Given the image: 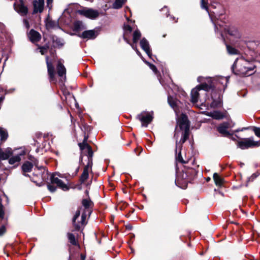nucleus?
<instances>
[{
    "instance_id": "1",
    "label": "nucleus",
    "mask_w": 260,
    "mask_h": 260,
    "mask_svg": "<svg viewBox=\"0 0 260 260\" xmlns=\"http://www.w3.org/2000/svg\"><path fill=\"white\" fill-rule=\"evenodd\" d=\"M177 124L180 129L182 131V138L180 141H178L179 137L178 132H176L174 134V138L176 140V152H177L178 149H179V153L176 156V159L177 161L181 162L183 164H186L187 162L184 160L182 158L181 155L180 147L181 145L183 144L186 140L188 138L189 134V123L187 117L185 114H181L180 117L178 119Z\"/></svg>"
},
{
    "instance_id": "2",
    "label": "nucleus",
    "mask_w": 260,
    "mask_h": 260,
    "mask_svg": "<svg viewBox=\"0 0 260 260\" xmlns=\"http://www.w3.org/2000/svg\"><path fill=\"white\" fill-rule=\"evenodd\" d=\"M208 4V0H201V7L202 9L206 10L208 12L211 21L215 25V32L217 33V32H219L221 37L223 38L222 30H224L225 31H227L230 35L233 36L234 38L238 39L240 38L241 36V34L237 28L234 26L227 27L226 25L220 23L218 19H217V21L214 20L213 16L211 14V12L209 11ZM212 13L214 14H218L217 12L213 11Z\"/></svg>"
},
{
    "instance_id": "3",
    "label": "nucleus",
    "mask_w": 260,
    "mask_h": 260,
    "mask_svg": "<svg viewBox=\"0 0 260 260\" xmlns=\"http://www.w3.org/2000/svg\"><path fill=\"white\" fill-rule=\"evenodd\" d=\"M82 208H80L75 213L73 218V224L76 230H80L81 226L86 224V219L87 215L91 213V208L93 205L91 201L89 199H84L82 202Z\"/></svg>"
},
{
    "instance_id": "4",
    "label": "nucleus",
    "mask_w": 260,
    "mask_h": 260,
    "mask_svg": "<svg viewBox=\"0 0 260 260\" xmlns=\"http://www.w3.org/2000/svg\"><path fill=\"white\" fill-rule=\"evenodd\" d=\"M237 68L236 74L240 76H248L251 75L254 69V66L250 62L241 58L239 60H236L234 63L233 68Z\"/></svg>"
},
{
    "instance_id": "5",
    "label": "nucleus",
    "mask_w": 260,
    "mask_h": 260,
    "mask_svg": "<svg viewBox=\"0 0 260 260\" xmlns=\"http://www.w3.org/2000/svg\"><path fill=\"white\" fill-rule=\"evenodd\" d=\"M211 86L206 83H203L192 89L191 91V101L196 104L200 100L201 94L205 95L207 91L211 89Z\"/></svg>"
},
{
    "instance_id": "6",
    "label": "nucleus",
    "mask_w": 260,
    "mask_h": 260,
    "mask_svg": "<svg viewBox=\"0 0 260 260\" xmlns=\"http://www.w3.org/2000/svg\"><path fill=\"white\" fill-rule=\"evenodd\" d=\"M260 146V140L254 141L253 138L244 139L238 142V147L242 149H247L249 147H258Z\"/></svg>"
},
{
    "instance_id": "7",
    "label": "nucleus",
    "mask_w": 260,
    "mask_h": 260,
    "mask_svg": "<svg viewBox=\"0 0 260 260\" xmlns=\"http://www.w3.org/2000/svg\"><path fill=\"white\" fill-rule=\"evenodd\" d=\"M137 118L141 122L142 126L147 127L152 121L153 118V113L143 112L138 115Z\"/></svg>"
},
{
    "instance_id": "8",
    "label": "nucleus",
    "mask_w": 260,
    "mask_h": 260,
    "mask_svg": "<svg viewBox=\"0 0 260 260\" xmlns=\"http://www.w3.org/2000/svg\"><path fill=\"white\" fill-rule=\"evenodd\" d=\"M14 8L21 16H25L28 13V9L22 0L16 1L14 4Z\"/></svg>"
},
{
    "instance_id": "9",
    "label": "nucleus",
    "mask_w": 260,
    "mask_h": 260,
    "mask_svg": "<svg viewBox=\"0 0 260 260\" xmlns=\"http://www.w3.org/2000/svg\"><path fill=\"white\" fill-rule=\"evenodd\" d=\"M78 13L91 19H95L99 16L98 11L92 9L79 10Z\"/></svg>"
},
{
    "instance_id": "10",
    "label": "nucleus",
    "mask_w": 260,
    "mask_h": 260,
    "mask_svg": "<svg viewBox=\"0 0 260 260\" xmlns=\"http://www.w3.org/2000/svg\"><path fill=\"white\" fill-rule=\"evenodd\" d=\"M92 159H87V164L85 166L83 173L80 177L81 182H84L89 177V172L91 171Z\"/></svg>"
},
{
    "instance_id": "11",
    "label": "nucleus",
    "mask_w": 260,
    "mask_h": 260,
    "mask_svg": "<svg viewBox=\"0 0 260 260\" xmlns=\"http://www.w3.org/2000/svg\"><path fill=\"white\" fill-rule=\"evenodd\" d=\"M85 139L82 143H79V146L80 149L83 151V152L87 153V159H92L93 151L91 147L85 142Z\"/></svg>"
},
{
    "instance_id": "12",
    "label": "nucleus",
    "mask_w": 260,
    "mask_h": 260,
    "mask_svg": "<svg viewBox=\"0 0 260 260\" xmlns=\"http://www.w3.org/2000/svg\"><path fill=\"white\" fill-rule=\"evenodd\" d=\"M50 180L52 183L56 184L58 187L64 191L68 190L69 188L68 186L63 183L61 180L56 177L55 174H52L51 176Z\"/></svg>"
},
{
    "instance_id": "13",
    "label": "nucleus",
    "mask_w": 260,
    "mask_h": 260,
    "mask_svg": "<svg viewBox=\"0 0 260 260\" xmlns=\"http://www.w3.org/2000/svg\"><path fill=\"white\" fill-rule=\"evenodd\" d=\"M230 127L231 126L229 122H223L218 127L217 129L219 133L223 136L229 137L232 135L227 131L228 128Z\"/></svg>"
},
{
    "instance_id": "14",
    "label": "nucleus",
    "mask_w": 260,
    "mask_h": 260,
    "mask_svg": "<svg viewBox=\"0 0 260 260\" xmlns=\"http://www.w3.org/2000/svg\"><path fill=\"white\" fill-rule=\"evenodd\" d=\"M34 13H42L44 9V0H36L33 3Z\"/></svg>"
},
{
    "instance_id": "15",
    "label": "nucleus",
    "mask_w": 260,
    "mask_h": 260,
    "mask_svg": "<svg viewBox=\"0 0 260 260\" xmlns=\"http://www.w3.org/2000/svg\"><path fill=\"white\" fill-rule=\"evenodd\" d=\"M140 46L142 49L146 53L150 58H152V53L148 41L145 38H143L140 41Z\"/></svg>"
},
{
    "instance_id": "16",
    "label": "nucleus",
    "mask_w": 260,
    "mask_h": 260,
    "mask_svg": "<svg viewBox=\"0 0 260 260\" xmlns=\"http://www.w3.org/2000/svg\"><path fill=\"white\" fill-rule=\"evenodd\" d=\"M78 36L83 39H93L96 37V35L94 30H89L83 31L81 34L79 35Z\"/></svg>"
},
{
    "instance_id": "17",
    "label": "nucleus",
    "mask_w": 260,
    "mask_h": 260,
    "mask_svg": "<svg viewBox=\"0 0 260 260\" xmlns=\"http://www.w3.org/2000/svg\"><path fill=\"white\" fill-rule=\"evenodd\" d=\"M13 154V151L11 148H8L5 151L0 149V159L6 160Z\"/></svg>"
},
{
    "instance_id": "18",
    "label": "nucleus",
    "mask_w": 260,
    "mask_h": 260,
    "mask_svg": "<svg viewBox=\"0 0 260 260\" xmlns=\"http://www.w3.org/2000/svg\"><path fill=\"white\" fill-rule=\"evenodd\" d=\"M28 36L31 42L33 43L38 42L41 39L40 34L34 29L30 30Z\"/></svg>"
},
{
    "instance_id": "19",
    "label": "nucleus",
    "mask_w": 260,
    "mask_h": 260,
    "mask_svg": "<svg viewBox=\"0 0 260 260\" xmlns=\"http://www.w3.org/2000/svg\"><path fill=\"white\" fill-rule=\"evenodd\" d=\"M46 63L47 66L48 72L51 80H53L54 78V69L52 64L49 61V57H46Z\"/></svg>"
},
{
    "instance_id": "20",
    "label": "nucleus",
    "mask_w": 260,
    "mask_h": 260,
    "mask_svg": "<svg viewBox=\"0 0 260 260\" xmlns=\"http://www.w3.org/2000/svg\"><path fill=\"white\" fill-rule=\"evenodd\" d=\"M57 72V74L59 77H62L64 76V78L66 77V69L60 60L58 61Z\"/></svg>"
},
{
    "instance_id": "21",
    "label": "nucleus",
    "mask_w": 260,
    "mask_h": 260,
    "mask_svg": "<svg viewBox=\"0 0 260 260\" xmlns=\"http://www.w3.org/2000/svg\"><path fill=\"white\" fill-rule=\"evenodd\" d=\"M25 152L24 151H22L21 153H19V154H17L16 155L13 156L10 158L9 160V163L11 165H15L17 164V166L18 165V164L20 161L21 160V156L24 155Z\"/></svg>"
},
{
    "instance_id": "22",
    "label": "nucleus",
    "mask_w": 260,
    "mask_h": 260,
    "mask_svg": "<svg viewBox=\"0 0 260 260\" xmlns=\"http://www.w3.org/2000/svg\"><path fill=\"white\" fill-rule=\"evenodd\" d=\"M33 167L32 163L26 161L24 162L22 166V170L24 173L30 172Z\"/></svg>"
},
{
    "instance_id": "23",
    "label": "nucleus",
    "mask_w": 260,
    "mask_h": 260,
    "mask_svg": "<svg viewBox=\"0 0 260 260\" xmlns=\"http://www.w3.org/2000/svg\"><path fill=\"white\" fill-rule=\"evenodd\" d=\"M208 115L215 119H221L224 117V115L221 112L217 111L210 112Z\"/></svg>"
},
{
    "instance_id": "24",
    "label": "nucleus",
    "mask_w": 260,
    "mask_h": 260,
    "mask_svg": "<svg viewBox=\"0 0 260 260\" xmlns=\"http://www.w3.org/2000/svg\"><path fill=\"white\" fill-rule=\"evenodd\" d=\"M73 27L74 30L76 31H79L85 29V26L83 23L80 21L75 22Z\"/></svg>"
},
{
    "instance_id": "25",
    "label": "nucleus",
    "mask_w": 260,
    "mask_h": 260,
    "mask_svg": "<svg viewBox=\"0 0 260 260\" xmlns=\"http://www.w3.org/2000/svg\"><path fill=\"white\" fill-rule=\"evenodd\" d=\"M168 101L170 106L175 110L177 105V100L171 96H168Z\"/></svg>"
},
{
    "instance_id": "26",
    "label": "nucleus",
    "mask_w": 260,
    "mask_h": 260,
    "mask_svg": "<svg viewBox=\"0 0 260 260\" xmlns=\"http://www.w3.org/2000/svg\"><path fill=\"white\" fill-rule=\"evenodd\" d=\"M126 0H115V2L113 4V8L118 9L122 7Z\"/></svg>"
},
{
    "instance_id": "27",
    "label": "nucleus",
    "mask_w": 260,
    "mask_h": 260,
    "mask_svg": "<svg viewBox=\"0 0 260 260\" xmlns=\"http://www.w3.org/2000/svg\"><path fill=\"white\" fill-rule=\"evenodd\" d=\"M141 36V34L140 31L137 29L136 30L133 34V43L134 44L136 45V44L137 43L139 39L140 38Z\"/></svg>"
},
{
    "instance_id": "28",
    "label": "nucleus",
    "mask_w": 260,
    "mask_h": 260,
    "mask_svg": "<svg viewBox=\"0 0 260 260\" xmlns=\"http://www.w3.org/2000/svg\"><path fill=\"white\" fill-rule=\"evenodd\" d=\"M213 179L215 183L217 185H221L223 182V179L221 178L218 174L214 173L213 175Z\"/></svg>"
},
{
    "instance_id": "29",
    "label": "nucleus",
    "mask_w": 260,
    "mask_h": 260,
    "mask_svg": "<svg viewBox=\"0 0 260 260\" xmlns=\"http://www.w3.org/2000/svg\"><path fill=\"white\" fill-rule=\"evenodd\" d=\"M226 49L228 51V53L230 54L234 55L238 54L239 53V52L238 50H237L235 48L230 46L229 45H226Z\"/></svg>"
},
{
    "instance_id": "30",
    "label": "nucleus",
    "mask_w": 260,
    "mask_h": 260,
    "mask_svg": "<svg viewBox=\"0 0 260 260\" xmlns=\"http://www.w3.org/2000/svg\"><path fill=\"white\" fill-rule=\"evenodd\" d=\"M124 40H125V41H126L128 44H130V45H131V47H132V48L136 51L137 54L139 56H140V57H141V58H142V59L143 61H144V60H145L144 59V58L143 57V56H142V55H141V53H140V52L138 51V50L137 49V46H136V45H135V44H131V43H129V41H128V40H127V39L125 38V37H124Z\"/></svg>"
},
{
    "instance_id": "31",
    "label": "nucleus",
    "mask_w": 260,
    "mask_h": 260,
    "mask_svg": "<svg viewBox=\"0 0 260 260\" xmlns=\"http://www.w3.org/2000/svg\"><path fill=\"white\" fill-rule=\"evenodd\" d=\"M8 136L7 132L2 128L0 129V137L2 141H5Z\"/></svg>"
},
{
    "instance_id": "32",
    "label": "nucleus",
    "mask_w": 260,
    "mask_h": 260,
    "mask_svg": "<svg viewBox=\"0 0 260 260\" xmlns=\"http://www.w3.org/2000/svg\"><path fill=\"white\" fill-rule=\"evenodd\" d=\"M68 239H69V240L70 241V242L74 245H77V242H76V239H75V236L72 234V233H68Z\"/></svg>"
},
{
    "instance_id": "33",
    "label": "nucleus",
    "mask_w": 260,
    "mask_h": 260,
    "mask_svg": "<svg viewBox=\"0 0 260 260\" xmlns=\"http://www.w3.org/2000/svg\"><path fill=\"white\" fill-rule=\"evenodd\" d=\"M221 106L220 100H214L211 104L210 106L212 108H217Z\"/></svg>"
},
{
    "instance_id": "34",
    "label": "nucleus",
    "mask_w": 260,
    "mask_h": 260,
    "mask_svg": "<svg viewBox=\"0 0 260 260\" xmlns=\"http://www.w3.org/2000/svg\"><path fill=\"white\" fill-rule=\"evenodd\" d=\"M132 31V28L131 26H130L129 25H124V36H125L126 35H128L130 34Z\"/></svg>"
},
{
    "instance_id": "35",
    "label": "nucleus",
    "mask_w": 260,
    "mask_h": 260,
    "mask_svg": "<svg viewBox=\"0 0 260 260\" xmlns=\"http://www.w3.org/2000/svg\"><path fill=\"white\" fill-rule=\"evenodd\" d=\"M218 81L221 84H225L226 86L229 81V78L227 77H220L218 79Z\"/></svg>"
},
{
    "instance_id": "36",
    "label": "nucleus",
    "mask_w": 260,
    "mask_h": 260,
    "mask_svg": "<svg viewBox=\"0 0 260 260\" xmlns=\"http://www.w3.org/2000/svg\"><path fill=\"white\" fill-rule=\"evenodd\" d=\"M144 62L146 64H147L149 67L154 72V73H156V71H157V69L156 68V67L150 63L149 62L146 61V60H144Z\"/></svg>"
},
{
    "instance_id": "37",
    "label": "nucleus",
    "mask_w": 260,
    "mask_h": 260,
    "mask_svg": "<svg viewBox=\"0 0 260 260\" xmlns=\"http://www.w3.org/2000/svg\"><path fill=\"white\" fill-rule=\"evenodd\" d=\"M48 48V46L39 47V49L40 50V52L42 55H44L47 51Z\"/></svg>"
},
{
    "instance_id": "38",
    "label": "nucleus",
    "mask_w": 260,
    "mask_h": 260,
    "mask_svg": "<svg viewBox=\"0 0 260 260\" xmlns=\"http://www.w3.org/2000/svg\"><path fill=\"white\" fill-rule=\"evenodd\" d=\"M253 131L255 135L260 138V128L254 127Z\"/></svg>"
},
{
    "instance_id": "39",
    "label": "nucleus",
    "mask_w": 260,
    "mask_h": 260,
    "mask_svg": "<svg viewBox=\"0 0 260 260\" xmlns=\"http://www.w3.org/2000/svg\"><path fill=\"white\" fill-rule=\"evenodd\" d=\"M47 187L49 191H50L52 192H53L56 190V187L51 184H48L47 185Z\"/></svg>"
},
{
    "instance_id": "40",
    "label": "nucleus",
    "mask_w": 260,
    "mask_h": 260,
    "mask_svg": "<svg viewBox=\"0 0 260 260\" xmlns=\"http://www.w3.org/2000/svg\"><path fill=\"white\" fill-rule=\"evenodd\" d=\"M258 176V174H253L250 177L248 178V181H253Z\"/></svg>"
},
{
    "instance_id": "41",
    "label": "nucleus",
    "mask_w": 260,
    "mask_h": 260,
    "mask_svg": "<svg viewBox=\"0 0 260 260\" xmlns=\"http://www.w3.org/2000/svg\"><path fill=\"white\" fill-rule=\"evenodd\" d=\"M2 207V205L0 203V218L3 217L4 215V212Z\"/></svg>"
},
{
    "instance_id": "42",
    "label": "nucleus",
    "mask_w": 260,
    "mask_h": 260,
    "mask_svg": "<svg viewBox=\"0 0 260 260\" xmlns=\"http://www.w3.org/2000/svg\"><path fill=\"white\" fill-rule=\"evenodd\" d=\"M46 1H47V6L49 9H50L51 8V6H50V5H51L53 0H46Z\"/></svg>"
},
{
    "instance_id": "43",
    "label": "nucleus",
    "mask_w": 260,
    "mask_h": 260,
    "mask_svg": "<svg viewBox=\"0 0 260 260\" xmlns=\"http://www.w3.org/2000/svg\"><path fill=\"white\" fill-rule=\"evenodd\" d=\"M188 172H183V174H182V178L183 179H186L187 177H188Z\"/></svg>"
},
{
    "instance_id": "44",
    "label": "nucleus",
    "mask_w": 260,
    "mask_h": 260,
    "mask_svg": "<svg viewBox=\"0 0 260 260\" xmlns=\"http://www.w3.org/2000/svg\"><path fill=\"white\" fill-rule=\"evenodd\" d=\"M5 232V226H2L0 228V236L2 235Z\"/></svg>"
},
{
    "instance_id": "45",
    "label": "nucleus",
    "mask_w": 260,
    "mask_h": 260,
    "mask_svg": "<svg viewBox=\"0 0 260 260\" xmlns=\"http://www.w3.org/2000/svg\"><path fill=\"white\" fill-rule=\"evenodd\" d=\"M232 134H233V133H232ZM232 135H232L231 136H229L228 137H230L233 141H236V138H238V136L237 135H235V136L234 137V136H232Z\"/></svg>"
},
{
    "instance_id": "46",
    "label": "nucleus",
    "mask_w": 260,
    "mask_h": 260,
    "mask_svg": "<svg viewBox=\"0 0 260 260\" xmlns=\"http://www.w3.org/2000/svg\"><path fill=\"white\" fill-rule=\"evenodd\" d=\"M211 6L214 8H216V7H221L220 5L218 3H216V6H214L213 4H211Z\"/></svg>"
},
{
    "instance_id": "47",
    "label": "nucleus",
    "mask_w": 260,
    "mask_h": 260,
    "mask_svg": "<svg viewBox=\"0 0 260 260\" xmlns=\"http://www.w3.org/2000/svg\"><path fill=\"white\" fill-rule=\"evenodd\" d=\"M248 129V128H246V127H244V128H242V129H237L235 130V131L234 132V133H237V132H240V131H244V130H245V129Z\"/></svg>"
},
{
    "instance_id": "48",
    "label": "nucleus",
    "mask_w": 260,
    "mask_h": 260,
    "mask_svg": "<svg viewBox=\"0 0 260 260\" xmlns=\"http://www.w3.org/2000/svg\"><path fill=\"white\" fill-rule=\"evenodd\" d=\"M46 26L47 27H51L52 26V22H48L47 23H46Z\"/></svg>"
},
{
    "instance_id": "49",
    "label": "nucleus",
    "mask_w": 260,
    "mask_h": 260,
    "mask_svg": "<svg viewBox=\"0 0 260 260\" xmlns=\"http://www.w3.org/2000/svg\"><path fill=\"white\" fill-rule=\"evenodd\" d=\"M80 257H81V260H85V258H86V255L85 254H81Z\"/></svg>"
},
{
    "instance_id": "50",
    "label": "nucleus",
    "mask_w": 260,
    "mask_h": 260,
    "mask_svg": "<svg viewBox=\"0 0 260 260\" xmlns=\"http://www.w3.org/2000/svg\"><path fill=\"white\" fill-rule=\"evenodd\" d=\"M24 22L26 24V26L28 27V22H27V21L26 20H24Z\"/></svg>"
},
{
    "instance_id": "51",
    "label": "nucleus",
    "mask_w": 260,
    "mask_h": 260,
    "mask_svg": "<svg viewBox=\"0 0 260 260\" xmlns=\"http://www.w3.org/2000/svg\"><path fill=\"white\" fill-rule=\"evenodd\" d=\"M3 100H4V98L0 97V104L2 103Z\"/></svg>"
},
{
    "instance_id": "52",
    "label": "nucleus",
    "mask_w": 260,
    "mask_h": 260,
    "mask_svg": "<svg viewBox=\"0 0 260 260\" xmlns=\"http://www.w3.org/2000/svg\"><path fill=\"white\" fill-rule=\"evenodd\" d=\"M82 159H83V157L82 155H81L80 157V162H81L82 161Z\"/></svg>"
},
{
    "instance_id": "53",
    "label": "nucleus",
    "mask_w": 260,
    "mask_h": 260,
    "mask_svg": "<svg viewBox=\"0 0 260 260\" xmlns=\"http://www.w3.org/2000/svg\"><path fill=\"white\" fill-rule=\"evenodd\" d=\"M79 167H78L77 169H76V173H77L79 171Z\"/></svg>"
},
{
    "instance_id": "54",
    "label": "nucleus",
    "mask_w": 260,
    "mask_h": 260,
    "mask_svg": "<svg viewBox=\"0 0 260 260\" xmlns=\"http://www.w3.org/2000/svg\"><path fill=\"white\" fill-rule=\"evenodd\" d=\"M68 260H71V256H70V257H69V259H68Z\"/></svg>"
},
{
    "instance_id": "55",
    "label": "nucleus",
    "mask_w": 260,
    "mask_h": 260,
    "mask_svg": "<svg viewBox=\"0 0 260 260\" xmlns=\"http://www.w3.org/2000/svg\"><path fill=\"white\" fill-rule=\"evenodd\" d=\"M24 176H28L27 175H26V174H24Z\"/></svg>"
},
{
    "instance_id": "56",
    "label": "nucleus",
    "mask_w": 260,
    "mask_h": 260,
    "mask_svg": "<svg viewBox=\"0 0 260 260\" xmlns=\"http://www.w3.org/2000/svg\"><path fill=\"white\" fill-rule=\"evenodd\" d=\"M167 7H164L163 9H167Z\"/></svg>"
}]
</instances>
